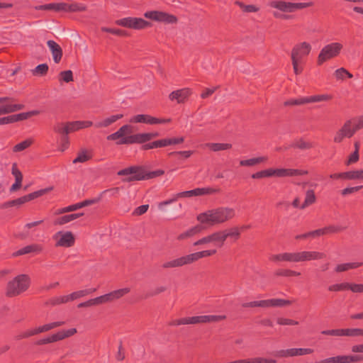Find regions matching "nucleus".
Returning <instances> with one entry per match:
<instances>
[{"label":"nucleus","instance_id":"nucleus-1","mask_svg":"<svg viewBox=\"0 0 363 363\" xmlns=\"http://www.w3.org/2000/svg\"><path fill=\"white\" fill-rule=\"evenodd\" d=\"M235 216V208L228 206H219L199 213L196 219L201 224L213 226L227 223Z\"/></svg>","mask_w":363,"mask_h":363},{"label":"nucleus","instance_id":"nucleus-2","mask_svg":"<svg viewBox=\"0 0 363 363\" xmlns=\"http://www.w3.org/2000/svg\"><path fill=\"white\" fill-rule=\"evenodd\" d=\"M164 174L162 169L147 172L143 166H130L118 172V176H128L122 179L123 182L146 180L162 176Z\"/></svg>","mask_w":363,"mask_h":363},{"label":"nucleus","instance_id":"nucleus-3","mask_svg":"<svg viewBox=\"0 0 363 363\" xmlns=\"http://www.w3.org/2000/svg\"><path fill=\"white\" fill-rule=\"evenodd\" d=\"M312 47L309 43H296L291 49V60L296 75L301 74L304 69L305 58L310 54Z\"/></svg>","mask_w":363,"mask_h":363},{"label":"nucleus","instance_id":"nucleus-4","mask_svg":"<svg viewBox=\"0 0 363 363\" xmlns=\"http://www.w3.org/2000/svg\"><path fill=\"white\" fill-rule=\"evenodd\" d=\"M216 252L217 250L215 249L194 252L172 260L165 262L162 264V267L163 269L181 267L184 265L191 264L201 258L214 255L216 254Z\"/></svg>","mask_w":363,"mask_h":363},{"label":"nucleus","instance_id":"nucleus-5","mask_svg":"<svg viewBox=\"0 0 363 363\" xmlns=\"http://www.w3.org/2000/svg\"><path fill=\"white\" fill-rule=\"evenodd\" d=\"M30 278L28 274H22L9 281L6 286V295L15 297L28 290L30 285Z\"/></svg>","mask_w":363,"mask_h":363},{"label":"nucleus","instance_id":"nucleus-6","mask_svg":"<svg viewBox=\"0 0 363 363\" xmlns=\"http://www.w3.org/2000/svg\"><path fill=\"white\" fill-rule=\"evenodd\" d=\"M342 48L340 43H332L325 45L318 56L317 65H322L325 62L337 57Z\"/></svg>","mask_w":363,"mask_h":363},{"label":"nucleus","instance_id":"nucleus-7","mask_svg":"<svg viewBox=\"0 0 363 363\" xmlns=\"http://www.w3.org/2000/svg\"><path fill=\"white\" fill-rule=\"evenodd\" d=\"M53 189V186H50L45 189H40L38 191L32 192L20 198H18L14 200H11L7 202H5L1 204V208H8L15 206H21L22 204L26 203L31 200L35 199L38 197L43 196L44 194L51 191Z\"/></svg>","mask_w":363,"mask_h":363},{"label":"nucleus","instance_id":"nucleus-8","mask_svg":"<svg viewBox=\"0 0 363 363\" xmlns=\"http://www.w3.org/2000/svg\"><path fill=\"white\" fill-rule=\"evenodd\" d=\"M117 26L135 30H143L152 26V23L142 18L126 17L116 20Z\"/></svg>","mask_w":363,"mask_h":363},{"label":"nucleus","instance_id":"nucleus-9","mask_svg":"<svg viewBox=\"0 0 363 363\" xmlns=\"http://www.w3.org/2000/svg\"><path fill=\"white\" fill-rule=\"evenodd\" d=\"M144 17L164 24H176L178 22V18L176 16L162 11H147L144 13Z\"/></svg>","mask_w":363,"mask_h":363},{"label":"nucleus","instance_id":"nucleus-10","mask_svg":"<svg viewBox=\"0 0 363 363\" xmlns=\"http://www.w3.org/2000/svg\"><path fill=\"white\" fill-rule=\"evenodd\" d=\"M76 328H70L68 330H63L58 331L57 333L52 334L47 337L40 339L35 342V345H46L55 342L64 340L67 337H71L77 333Z\"/></svg>","mask_w":363,"mask_h":363},{"label":"nucleus","instance_id":"nucleus-11","mask_svg":"<svg viewBox=\"0 0 363 363\" xmlns=\"http://www.w3.org/2000/svg\"><path fill=\"white\" fill-rule=\"evenodd\" d=\"M133 127L130 125H124L121 126L116 132L107 136L108 140H116V144L120 145H130V143H122L125 138L130 137L133 133Z\"/></svg>","mask_w":363,"mask_h":363},{"label":"nucleus","instance_id":"nucleus-12","mask_svg":"<svg viewBox=\"0 0 363 363\" xmlns=\"http://www.w3.org/2000/svg\"><path fill=\"white\" fill-rule=\"evenodd\" d=\"M326 255L318 251H301L294 252V262L318 260L324 259Z\"/></svg>","mask_w":363,"mask_h":363},{"label":"nucleus","instance_id":"nucleus-13","mask_svg":"<svg viewBox=\"0 0 363 363\" xmlns=\"http://www.w3.org/2000/svg\"><path fill=\"white\" fill-rule=\"evenodd\" d=\"M53 238L56 240L55 247H70L75 242L74 236L71 231L57 232Z\"/></svg>","mask_w":363,"mask_h":363},{"label":"nucleus","instance_id":"nucleus-14","mask_svg":"<svg viewBox=\"0 0 363 363\" xmlns=\"http://www.w3.org/2000/svg\"><path fill=\"white\" fill-rule=\"evenodd\" d=\"M220 192V189L219 188H212V187H205V188H196L189 191H185L182 192H179L177 194V198H184V197H192V196H203L207 194H215Z\"/></svg>","mask_w":363,"mask_h":363},{"label":"nucleus","instance_id":"nucleus-15","mask_svg":"<svg viewBox=\"0 0 363 363\" xmlns=\"http://www.w3.org/2000/svg\"><path fill=\"white\" fill-rule=\"evenodd\" d=\"M352 120L345 121L342 126L335 133L333 138L335 143H340L345 138H350L355 134L352 128Z\"/></svg>","mask_w":363,"mask_h":363},{"label":"nucleus","instance_id":"nucleus-16","mask_svg":"<svg viewBox=\"0 0 363 363\" xmlns=\"http://www.w3.org/2000/svg\"><path fill=\"white\" fill-rule=\"evenodd\" d=\"M363 361V355H338L322 359L317 363H357Z\"/></svg>","mask_w":363,"mask_h":363},{"label":"nucleus","instance_id":"nucleus-17","mask_svg":"<svg viewBox=\"0 0 363 363\" xmlns=\"http://www.w3.org/2000/svg\"><path fill=\"white\" fill-rule=\"evenodd\" d=\"M130 291L129 288H123L96 297L98 304H103L118 300Z\"/></svg>","mask_w":363,"mask_h":363},{"label":"nucleus","instance_id":"nucleus-18","mask_svg":"<svg viewBox=\"0 0 363 363\" xmlns=\"http://www.w3.org/2000/svg\"><path fill=\"white\" fill-rule=\"evenodd\" d=\"M171 121L170 118L162 119L157 118L147 114H138L132 117L130 120V123H143L146 124H160L167 123Z\"/></svg>","mask_w":363,"mask_h":363},{"label":"nucleus","instance_id":"nucleus-19","mask_svg":"<svg viewBox=\"0 0 363 363\" xmlns=\"http://www.w3.org/2000/svg\"><path fill=\"white\" fill-rule=\"evenodd\" d=\"M158 133H138L125 138L122 143L143 144L158 137Z\"/></svg>","mask_w":363,"mask_h":363},{"label":"nucleus","instance_id":"nucleus-20","mask_svg":"<svg viewBox=\"0 0 363 363\" xmlns=\"http://www.w3.org/2000/svg\"><path fill=\"white\" fill-rule=\"evenodd\" d=\"M313 351L311 348H291L277 351L275 355L279 357L303 356L312 354Z\"/></svg>","mask_w":363,"mask_h":363},{"label":"nucleus","instance_id":"nucleus-21","mask_svg":"<svg viewBox=\"0 0 363 363\" xmlns=\"http://www.w3.org/2000/svg\"><path fill=\"white\" fill-rule=\"evenodd\" d=\"M192 91L189 88H183L172 91L169 94V99L177 101L178 104H184L191 95Z\"/></svg>","mask_w":363,"mask_h":363},{"label":"nucleus","instance_id":"nucleus-22","mask_svg":"<svg viewBox=\"0 0 363 363\" xmlns=\"http://www.w3.org/2000/svg\"><path fill=\"white\" fill-rule=\"evenodd\" d=\"M281 177V168L280 169H273L269 168L264 170H261L251 175V177L254 179H259L262 178L267 177Z\"/></svg>","mask_w":363,"mask_h":363},{"label":"nucleus","instance_id":"nucleus-23","mask_svg":"<svg viewBox=\"0 0 363 363\" xmlns=\"http://www.w3.org/2000/svg\"><path fill=\"white\" fill-rule=\"evenodd\" d=\"M47 45L52 52L54 62L57 64L59 63L62 57V49L55 41L52 40H48Z\"/></svg>","mask_w":363,"mask_h":363},{"label":"nucleus","instance_id":"nucleus-24","mask_svg":"<svg viewBox=\"0 0 363 363\" xmlns=\"http://www.w3.org/2000/svg\"><path fill=\"white\" fill-rule=\"evenodd\" d=\"M226 319V315H199L196 316V324L199 323H213V322H219L220 320H223Z\"/></svg>","mask_w":363,"mask_h":363},{"label":"nucleus","instance_id":"nucleus-25","mask_svg":"<svg viewBox=\"0 0 363 363\" xmlns=\"http://www.w3.org/2000/svg\"><path fill=\"white\" fill-rule=\"evenodd\" d=\"M43 247L38 244L27 245L13 253V257L21 256L31 252H41Z\"/></svg>","mask_w":363,"mask_h":363},{"label":"nucleus","instance_id":"nucleus-26","mask_svg":"<svg viewBox=\"0 0 363 363\" xmlns=\"http://www.w3.org/2000/svg\"><path fill=\"white\" fill-rule=\"evenodd\" d=\"M270 6L273 8L277 9L283 12H294V3L286 2V1H272Z\"/></svg>","mask_w":363,"mask_h":363},{"label":"nucleus","instance_id":"nucleus-27","mask_svg":"<svg viewBox=\"0 0 363 363\" xmlns=\"http://www.w3.org/2000/svg\"><path fill=\"white\" fill-rule=\"evenodd\" d=\"M294 252H284L277 255H272L269 257V260L274 262H294Z\"/></svg>","mask_w":363,"mask_h":363},{"label":"nucleus","instance_id":"nucleus-28","mask_svg":"<svg viewBox=\"0 0 363 363\" xmlns=\"http://www.w3.org/2000/svg\"><path fill=\"white\" fill-rule=\"evenodd\" d=\"M210 235L211 240L213 245L218 247H222L225 242L224 233L223 230L216 231Z\"/></svg>","mask_w":363,"mask_h":363},{"label":"nucleus","instance_id":"nucleus-29","mask_svg":"<svg viewBox=\"0 0 363 363\" xmlns=\"http://www.w3.org/2000/svg\"><path fill=\"white\" fill-rule=\"evenodd\" d=\"M84 215L83 213H72L68 215L62 216L58 218H57L54 221V225H62L67 223H69Z\"/></svg>","mask_w":363,"mask_h":363},{"label":"nucleus","instance_id":"nucleus-30","mask_svg":"<svg viewBox=\"0 0 363 363\" xmlns=\"http://www.w3.org/2000/svg\"><path fill=\"white\" fill-rule=\"evenodd\" d=\"M224 233L225 240H226L228 238H231L233 241H237L240 239L241 235L240 228L238 226H234L233 228L223 230Z\"/></svg>","mask_w":363,"mask_h":363},{"label":"nucleus","instance_id":"nucleus-31","mask_svg":"<svg viewBox=\"0 0 363 363\" xmlns=\"http://www.w3.org/2000/svg\"><path fill=\"white\" fill-rule=\"evenodd\" d=\"M24 108V105L21 104H6L0 106V115L13 113Z\"/></svg>","mask_w":363,"mask_h":363},{"label":"nucleus","instance_id":"nucleus-32","mask_svg":"<svg viewBox=\"0 0 363 363\" xmlns=\"http://www.w3.org/2000/svg\"><path fill=\"white\" fill-rule=\"evenodd\" d=\"M363 262H355L339 264L336 266L335 271L337 273L348 271L350 269H357L362 266Z\"/></svg>","mask_w":363,"mask_h":363},{"label":"nucleus","instance_id":"nucleus-33","mask_svg":"<svg viewBox=\"0 0 363 363\" xmlns=\"http://www.w3.org/2000/svg\"><path fill=\"white\" fill-rule=\"evenodd\" d=\"M203 230V227L202 225H197L189 229L188 230L185 231L184 233H181L177 237V239L179 240H184L187 238L192 237L196 234L200 233Z\"/></svg>","mask_w":363,"mask_h":363},{"label":"nucleus","instance_id":"nucleus-34","mask_svg":"<svg viewBox=\"0 0 363 363\" xmlns=\"http://www.w3.org/2000/svg\"><path fill=\"white\" fill-rule=\"evenodd\" d=\"M123 117V114H116L111 116L110 117L105 118L104 121L96 123L95 124V127L97 128L108 127L112 123H115L116 121L122 118Z\"/></svg>","mask_w":363,"mask_h":363},{"label":"nucleus","instance_id":"nucleus-35","mask_svg":"<svg viewBox=\"0 0 363 363\" xmlns=\"http://www.w3.org/2000/svg\"><path fill=\"white\" fill-rule=\"evenodd\" d=\"M267 160L268 157L266 156L254 157L248 160H243L240 161V165L242 167H252L257 164L264 162Z\"/></svg>","mask_w":363,"mask_h":363},{"label":"nucleus","instance_id":"nucleus-36","mask_svg":"<svg viewBox=\"0 0 363 363\" xmlns=\"http://www.w3.org/2000/svg\"><path fill=\"white\" fill-rule=\"evenodd\" d=\"M189 324H196V316L192 317H185L179 319H174L171 320L169 323V325L170 326H179L181 325H189Z\"/></svg>","mask_w":363,"mask_h":363},{"label":"nucleus","instance_id":"nucleus-37","mask_svg":"<svg viewBox=\"0 0 363 363\" xmlns=\"http://www.w3.org/2000/svg\"><path fill=\"white\" fill-rule=\"evenodd\" d=\"M316 201V196L313 189H308L306 192V197L303 203L301 204V210L313 204Z\"/></svg>","mask_w":363,"mask_h":363},{"label":"nucleus","instance_id":"nucleus-38","mask_svg":"<svg viewBox=\"0 0 363 363\" xmlns=\"http://www.w3.org/2000/svg\"><path fill=\"white\" fill-rule=\"evenodd\" d=\"M308 174L307 170L281 168V177L306 175Z\"/></svg>","mask_w":363,"mask_h":363},{"label":"nucleus","instance_id":"nucleus-39","mask_svg":"<svg viewBox=\"0 0 363 363\" xmlns=\"http://www.w3.org/2000/svg\"><path fill=\"white\" fill-rule=\"evenodd\" d=\"M39 113H40L39 111L34 110V111H28V112H24V113L11 115V117L13 119V123H15L17 121L26 120L28 118L33 116L38 115Z\"/></svg>","mask_w":363,"mask_h":363},{"label":"nucleus","instance_id":"nucleus-40","mask_svg":"<svg viewBox=\"0 0 363 363\" xmlns=\"http://www.w3.org/2000/svg\"><path fill=\"white\" fill-rule=\"evenodd\" d=\"M53 131L60 137L68 136L69 132L65 122H57L53 125Z\"/></svg>","mask_w":363,"mask_h":363},{"label":"nucleus","instance_id":"nucleus-41","mask_svg":"<svg viewBox=\"0 0 363 363\" xmlns=\"http://www.w3.org/2000/svg\"><path fill=\"white\" fill-rule=\"evenodd\" d=\"M206 146L209 147L210 150L213 152L226 150H229L232 147V145L230 143H206Z\"/></svg>","mask_w":363,"mask_h":363},{"label":"nucleus","instance_id":"nucleus-42","mask_svg":"<svg viewBox=\"0 0 363 363\" xmlns=\"http://www.w3.org/2000/svg\"><path fill=\"white\" fill-rule=\"evenodd\" d=\"M342 336L358 337L363 336L362 328H342L341 329Z\"/></svg>","mask_w":363,"mask_h":363},{"label":"nucleus","instance_id":"nucleus-43","mask_svg":"<svg viewBox=\"0 0 363 363\" xmlns=\"http://www.w3.org/2000/svg\"><path fill=\"white\" fill-rule=\"evenodd\" d=\"M350 288H351V283L342 282V283H340V284H332L328 286V289L329 291L337 292V291H347V290L350 291Z\"/></svg>","mask_w":363,"mask_h":363},{"label":"nucleus","instance_id":"nucleus-44","mask_svg":"<svg viewBox=\"0 0 363 363\" xmlns=\"http://www.w3.org/2000/svg\"><path fill=\"white\" fill-rule=\"evenodd\" d=\"M64 324H65L64 321L53 322V323H48V324H45V325H43L42 326L37 328V330L39 334V333L48 332L52 329L62 326Z\"/></svg>","mask_w":363,"mask_h":363},{"label":"nucleus","instance_id":"nucleus-45","mask_svg":"<svg viewBox=\"0 0 363 363\" xmlns=\"http://www.w3.org/2000/svg\"><path fill=\"white\" fill-rule=\"evenodd\" d=\"M96 291V289L91 288L84 290H80L77 291H74L69 294L71 301H74L75 299L79 298L81 297L85 296L86 295L91 294Z\"/></svg>","mask_w":363,"mask_h":363},{"label":"nucleus","instance_id":"nucleus-46","mask_svg":"<svg viewBox=\"0 0 363 363\" xmlns=\"http://www.w3.org/2000/svg\"><path fill=\"white\" fill-rule=\"evenodd\" d=\"M322 229L323 231V234L325 235L340 233L342 231H344L346 229V227L342 225H330L328 226L323 228Z\"/></svg>","mask_w":363,"mask_h":363},{"label":"nucleus","instance_id":"nucleus-47","mask_svg":"<svg viewBox=\"0 0 363 363\" xmlns=\"http://www.w3.org/2000/svg\"><path fill=\"white\" fill-rule=\"evenodd\" d=\"M292 147L294 148H298L299 150H309L315 147L314 143L311 142L305 141L303 139H300L295 142Z\"/></svg>","mask_w":363,"mask_h":363},{"label":"nucleus","instance_id":"nucleus-48","mask_svg":"<svg viewBox=\"0 0 363 363\" xmlns=\"http://www.w3.org/2000/svg\"><path fill=\"white\" fill-rule=\"evenodd\" d=\"M235 4L238 5L242 10V11L245 13H255L259 10V8L255 5H245L240 1H235Z\"/></svg>","mask_w":363,"mask_h":363},{"label":"nucleus","instance_id":"nucleus-49","mask_svg":"<svg viewBox=\"0 0 363 363\" xmlns=\"http://www.w3.org/2000/svg\"><path fill=\"white\" fill-rule=\"evenodd\" d=\"M87 10L86 5L82 4V3H77V2H72L71 4H69V9L68 12L70 13H75V12H83L86 11Z\"/></svg>","mask_w":363,"mask_h":363},{"label":"nucleus","instance_id":"nucleus-50","mask_svg":"<svg viewBox=\"0 0 363 363\" xmlns=\"http://www.w3.org/2000/svg\"><path fill=\"white\" fill-rule=\"evenodd\" d=\"M332 99V96L328 94H320V95H314L311 96L306 97L307 104L308 103H315L323 101H329Z\"/></svg>","mask_w":363,"mask_h":363},{"label":"nucleus","instance_id":"nucleus-51","mask_svg":"<svg viewBox=\"0 0 363 363\" xmlns=\"http://www.w3.org/2000/svg\"><path fill=\"white\" fill-rule=\"evenodd\" d=\"M48 69L49 67L46 63L40 64L32 70V74L34 76H45L48 74Z\"/></svg>","mask_w":363,"mask_h":363},{"label":"nucleus","instance_id":"nucleus-52","mask_svg":"<svg viewBox=\"0 0 363 363\" xmlns=\"http://www.w3.org/2000/svg\"><path fill=\"white\" fill-rule=\"evenodd\" d=\"M59 81L69 83L74 81L73 72L72 70L62 71L59 74Z\"/></svg>","mask_w":363,"mask_h":363},{"label":"nucleus","instance_id":"nucleus-53","mask_svg":"<svg viewBox=\"0 0 363 363\" xmlns=\"http://www.w3.org/2000/svg\"><path fill=\"white\" fill-rule=\"evenodd\" d=\"M33 143V140L31 138L26 139L18 144L13 147V152H21L30 147Z\"/></svg>","mask_w":363,"mask_h":363},{"label":"nucleus","instance_id":"nucleus-54","mask_svg":"<svg viewBox=\"0 0 363 363\" xmlns=\"http://www.w3.org/2000/svg\"><path fill=\"white\" fill-rule=\"evenodd\" d=\"M274 275L277 277H298L301 275L300 272L293 271L291 269H277L274 272Z\"/></svg>","mask_w":363,"mask_h":363},{"label":"nucleus","instance_id":"nucleus-55","mask_svg":"<svg viewBox=\"0 0 363 363\" xmlns=\"http://www.w3.org/2000/svg\"><path fill=\"white\" fill-rule=\"evenodd\" d=\"M270 301L271 307H284L290 306L292 303L291 301L281 298H272Z\"/></svg>","mask_w":363,"mask_h":363},{"label":"nucleus","instance_id":"nucleus-56","mask_svg":"<svg viewBox=\"0 0 363 363\" xmlns=\"http://www.w3.org/2000/svg\"><path fill=\"white\" fill-rule=\"evenodd\" d=\"M101 31L109 33L116 35L118 36H127L128 32L125 30H121L118 28H107V27H101Z\"/></svg>","mask_w":363,"mask_h":363},{"label":"nucleus","instance_id":"nucleus-57","mask_svg":"<svg viewBox=\"0 0 363 363\" xmlns=\"http://www.w3.org/2000/svg\"><path fill=\"white\" fill-rule=\"evenodd\" d=\"M91 158V156L87 154V151L86 150H83L78 152L77 157L73 160V163L76 164L78 162H85L89 160Z\"/></svg>","mask_w":363,"mask_h":363},{"label":"nucleus","instance_id":"nucleus-58","mask_svg":"<svg viewBox=\"0 0 363 363\" xmlns=\"http://www.w3.org/2000/svg\"><path fill=\"white\" fill-rule=\"evenodd\" d=\"M307 104L306 97H301L298 99H291L284 101V105L285 106H300Z\"/></svg>","mask_w":363,"mask_h":363},{"label":"nucleus","instance_id":"nucleus-59","mask_svg":"<svg viewBox=\"0 0 363 363\" xmlns=\"http://www.w3.org/2000/svg\"><path fill=\"white\" fill-rule=\"evenodd\" d=\"M245 361L246 363H277V360L275 359L260 357L245 359Z\"/></svg>","mask_w":363,"mask_h":363},{"label":"nucleus","instance_id":"nucleus-60","mask_svg":"<svg viewBox=\"0 0 363 363\" xmlns=\"http://www.w3.org/2000/svg\"><path fill=\"white\" fill-rule=\"evenodd\" d=\"M67 126L69 134L79 130H81L80 128V121H68L65 122Z\"/></svg>","mask_w":363,"mask_h":363},{"label":"nucleus","instance_id":"nucleus-61","mask_svg":"<svg viewBox=\"0 0 363 363\" xmlns=\"http://www.w3.org/2000/svg\"><path fill=\"white\" fill-rule=\"evenodd\" d=\"M346 180L361 179L359 169L345 172Z\"/></svg>","mask_w":363,"mask_h":363},{"label":"nucleus","instance_id":"nucleus-62","mask_svg":"<svg viewBox=\"0 0 363 363\" xmlns=\"http://www.w3.org/2000/svg\"><path fill=\"white\" fill-rule=\"evenodd\" d=\"M363 187V186H352V187H347L345 189H343L340 194L342 196H346L349 194H354L355 192H357L358 191H359L360 189H362Z\"/></svg>","mask_w":363,"mask_h":363},{"label":"nucleus","instance_id":"nucleus-63","mask_svg":"<svg viewBox=\"0 0 363 363\" xmlns=\"http://www.w3.org/2000/svg\"><path fill=\"white\" fill-rule=\"evenodd\" d=\"M69 146V136L60 137L59 150L61 152H64L68 149Z\"/></svg>","mask_w":363,"mask_h":363},{"label":"nucleus","instance_id":"nucleus-64","mask_svg":"<svg viewBox=\"0 0 363 363\" xmlns=\"http://www.w3.org/2000/svg\"><path fill=\"white\" fill-rule=\"evenodd\" d=\"M353 121L354 124L353 126L352 125V128L354 130V133L363 128V116L354 118Z\"/></svg>","mask_w":363,"mask_h":363}]
</instances>
